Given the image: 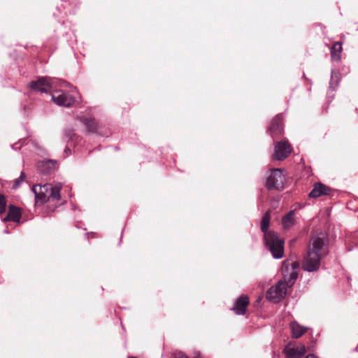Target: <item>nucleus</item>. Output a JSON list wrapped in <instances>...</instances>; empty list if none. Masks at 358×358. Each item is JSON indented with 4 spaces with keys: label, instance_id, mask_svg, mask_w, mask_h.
<instances>
[{
    "label": "nucleus",
    "instance_id": "nucleus-15",
    "mask_svg": "<svg viewBox=\"0 0 358 358\" xmlns=\"http://www.w3.org/2000/svg\"><path fill=\"white\" fill-rule=\"evenodd\" d=\"M22 216L21 210L19 208L10 206L7 216L3 218L4 222L12 220L15 222H20Z\"/></svg>",
    "mask_w": 358,
    "mask_h": 358
},
{
    "label": "nucleus",
    "instance_id": "nucleus-14",
    "mask_svg": "<svg viewBox=\"0 0 358 358\" xmlns=\"http://www.w3.org/2000/svg\"><path fill=\"white\" fill-rule=\"evenodd\" d=\"M284 352L287 358H301L306 352V348L304 345L286 348Z\"/></svg>",
    "mask_w": 358,
    "mask_h": 358
},
{
    "label": "nucleus",
    "instance_id": "nucleus-26",
    "mask_svg": "<svg viewBox=\"0 0 358 358\" xmlns=\"http://www.w3.org/2000/svg\"><path fill=\"white\" fill-rule=\"evenodd\" d=\"M64 152L66 155H71V150L66 147L64 150Z\"/></svg>",
    "mask_w": 358,
    "mask_h": 358
},
{
    "label": "nucleus",
    "instance_id": "nucleus-29",
    "mask_svg": "<svg viewBox=\"0 0 358 358\" xmlns=\"http://www.w3.org/2000/svg\"><path fill=\"white\" fill-rule=\"evenodd\" d=\"M129 358H134V357H129Z\"/></svg>",
    "mask_w": 358,
    "mask_h": 358
},
{
    "label": "nucleus",
    "instance_id": "nucleus-23",
    "mask_svg": "<svg viewBox=\"0 0 358 358\" xmlns=\"http://www.w3.org/2000/svg\"><path fill=\"white\" fill-rule=\"evenodd\" d=\"M64 135L71 141H73V138H78V136H76V134L74 133V130L72 128H66L64 129Z\"/></svg>",
    "mask_w": 358,
    "mask_h": 358
},
{
    "label": "nucleus",
    "instance_id": "nucleus-5",
    "mask_svg": "<svg viewBox=\"0 0 358 358\" xmlns=\"http://www.w3.org/2000/svg\"><path fill=\"white\" fill-rule=\"evenodd\" d=\"M324 257L318 253L307 250L302 262L303 269L308 272L317 271L320 268L321 259Z\"/></svg>",
    "mask_w": 358,
    "mask_h": 358
},
{
    "label": "nucleus",
    "instance_id": "nucleus-20",
    "mask_svg": "<svg viewBox=\"0 0 358 358\" xmlns=\"http://www.w3.org/2000/svg\"><path fill=\"white\" fill-rule=\"evenodd\" d=\"M294 211L290 210L288 213L283 216L282 224L285 229H290L294 224Z\"/></svg>",
    "mask_w": 358,
    "mask_h": 358
},
{
    "label": "nucleus",
    "instance_id": "nucleus-6",
    "mask_svg": "<svg viewBox=\"0 0 358 358\" xmlns=\"http://www.w3.org/2000/svg\"><path fill=\"white\" fill-rule=\"evenodd\" d=\"M285 177L281 169H273L266 180V187L268 189L281 190L284 188Z\"/></svg>",
    "mask_w": 358,
    "mask_h": 358
},
{
    "label": "nucleus",
    "instance_id": "nucleus-10",
    "mask_svg": "<svg viewBox=\"0 0 358 358\" xmlns=\"http://www.w3.org/2000/svg\"><path fill=\"white\" fill-rule=\"evenodd\" d=\"M284 131V123L282 114L277 115L271 121L268 131L273 141L281 136Z\"/></svg>",
    "mask_w": 358,
    "mask_h": 358
},
{
    "label": "nucleus",
    "instance_id": "nucleus-16",
    "mask_svg": "<svg viewBox=\"0 0 358 358\" xmlns=\"http://www.w3.org/2000/svg\"><path fill=\"white\" fill-rule=\"evenodd\" d=\"M57 164L55 160H43L39 164L38 168L43 174H48L56 168Z\"/></svg>",
    "mask_w": 358,
    "mask_h": 358
},
{
    "label": "nucleus",
    "instance_id": "nucleus-28",
    "mask_svg": "<svg viewBox=\"0 0 358 358\" xmlns=\"http://www.w3.org/2000/svg\"><path fill=\"white\" fill-rule=\"evenodd\" d=\"M3 232H4L5 234H8V233H9V231H8V229H4Z\"/></svg>",
    "mask_w": 358,
    "mask_h": 358
},
{
    "label": "nucleus",
    "instance_id": "nucleus-27",
    "mask_svg": "<svg viewBox=\"0 0 358 358\" xmlns=\"http://www.w3.org/2000/svg\"><path fill=\"white\" fill-rule=\"evenodd\" d=\"M305 358H318V357H315L313 354H309Z\"/></svg>",
    "mask_w": 358,
    "mask_h": 358
},
{
    "label": "nucleus",
    "instance_id": "nucleus-1",
    "mask_svg": "<svg viewBox=\"0 0 358 358\" xmlns=\"http://www.w3.org/2000/svg\"><path fill=\"white\" fill-rule=\"evenodd\" d=\"M270 212L267 211L261 221V230L264 233V240L267 249L274 259H281L284 255V240L278 234L268 231L270 224Z\"/></svg>",
    "mask_w": 358,
    "mask_h": 358
},
{
    "label": "nucleus",
    "instance_id": "nucleus-24",
    "mask_svg": "<svg viewBox=\"0 0 358 358\" xmlns=\"http://www.w3.org/2000/svg\"><path fill=\"white\" fill-rule=\"evenodd\" d=\"M6 205V199L5 197L0 194V208H5Z\"/></svg>",
    "mask_w": 358,
    "mask_h": 358
},
{
    "label": "nucleus",
    "instance_id": "nucleus-25",
    "mask_svg": "<svg viewBox=\"0 0 358 358\" xmlns=\"http://www.w3.org/2000/svg\"><path fill=\"white\" fill-rule=\"evenodd\" d=\"M174 355L175 358H188L187 356H186L182 352H176Z\"/></svg>",
    "mask_w": 358,
    "mask_h": 358
},
{
    "label": "nucleus",
    "instance_id": "nucleus-31",
    "mask_svg": "<svg viewBox=\"0 0 358 358\" xmlns=\"http://www.w3.org/2000/svg\"><path fill=\"white\" fill-rule=\"evenodd\" d=\"M136 358H137V357H136Z\"/></svg>",
    "mask_w": 358,
    "mask_h": 358
},
{
    "label": "nucleus",
    "instance_id": "nucleus-22",
    "mask_svg": "<svg viewBox=\"0 0 358 358\" xmlns=\"http://www.w3.org/2000/svg\"><path fill=\"white\" fill-rule=\"evenodd\" d=\"M24 178H25L24 173L21 172L20 176L14 180V182L13 185V189L18 188L20 186V185L22 184V182L24 181Z\"/></svg>",
    "mask_w": 358,
    "mask_h": 358
},
{
    "label": "nucleus",
    "instance_id": "nucleus-7",
    "mask_svg": "<svg viewBox=\"0 0 358 358\" xmlns=\"http://www.w3.org/2000/svg\"><path fill=\"white\" fill-rule=\"evenodd\" d=\"M53 82L54 80L52 78L41 77L36 80L31 81L28 87L35 92L48 93L52 91Z\"/></svg>",
    "mask_w": 358,
    "mask_h": 358
},
{
    "label": "nucleus",
    "instance_id": "nucleus-21",
    "mask_svg": "<svg viewBox=\"0 0 358 358\" xmlns=\"http://www.w3.org/2000/svg\"><path fill=\"white\" fill-rule=\"evenodd\" d=\"M289 266H291L292 271H296L299 268V264L296 262H289V260H285L282 262V271L284 273L285 270L287 272L289 270Z\"/></svg>",
    "mask_w": 358,
    "mask_h": 358
},
{
    "label": "nucleus",
    "instance_id": "nucleus-12",
    "mask_svg": "<svg viewBox=\"0 0 358 358\" xmlns=\"http://www.w3.org/2000/svg\"><path fill=\"white\" fill-rule=\"evenodd\" d=\"M78 119L85 126L88 132L98 133L99 124L95 119L91 116L81 115L78 116Z\"/></svg>",
    "mask_w": 358,
    "mask_h": 358
},
{
    "label": "nucleus",
    "instance_id": "nucleus-9",
    "mask_svg": "<svg viewBox=\"0 0 358 358\" xmlns=\"http://www.w3.org/2000/svg\"><path fill=\"white\" fill-rule=\"evenodd\" d=\"M291 152L292 148L290 144L286 139H284L275 145L273 157L277 160H283L289 155Z\"/></svg>",
    "mask_w": 358,
    "mask_h": 358
},
{
    "label": "nucleus",
    "instance_id": "nucleus-3",
    "mask_svg": "<svg viewBox=\"0 0 358 358\" xmlns=\"http://www.w3.org/2000/svg\"><path fill=\"white\" fill-rule=\"evenodd\" d=\"M62 189L61 183H56L55 185L46 183L43 185H36L31 188V191L35 196L36 203H45L50 200L59 201L60 200V190Z\"/></svg>",
    "mask_w": 358,
    "mask_h": 358
},
{
    "label": "nucleus",
    "instance_id": "nucleus-17",
    "mask_svg": "<svg viewBox=\"0 0 358 358\" xmlns=\"http://www.w3.org/2000/svg\"><path fill=\"white\" fill-rule=\"evenodd\" d=\"M290 328L292 330V336L294 338L301 337L307 330V328L300 325L296 322H292L290 323Z\"/></svg>",
    "mask_w": 358,
    "mask_h": 358
},
{
    "label": "nucleus",
    "instance_id": "nucleus-11",
    "mask_svg": "<svg viewBox=\"0 0 358 358\" xmlns=\"http://www.w3.org/2000/svg\"><path fill=\"white\" fill-rule=\"evenodd\" d=\"M249 304V298L247 295H241L235 301L232 310L239 315H245L247 307Z\"/></svg>",
    "mask_w": 358,
    "mask_h": 358
},
{
    "label": "nucleus",
    "instance_id": "nucleus-8",
    "mask_svg": "<svg viewBox=\"0 0 358 358\" xmlns=\"http://www.w3.org/2000/svg\"><path fill=\"white\" fill-rule=\"evenodd\" d=\"M52 101L58 106L70 107L72 106L76 99L69 92L62 90H56L52 93Z\"/></svg>",
    "mask_w": 358,
    "mask_h": 358
},
{
    "label": "nucleus",
    "instance_id": "nucleus-4",
    "mask_svg": "<svg viewBox=\"0 0 358 358\" xmlns=\"http://www.w3.org/2000/svg\"><path fill=\"white\" fill-rule=\"evenodd\" d=\"M329 239L327 232L316 231L311 234L308 250L327 257L329 250Z\"/></svg>",
    "mask_w": 358,
    "mask_h": 358
},
{
    "label": "nucleus",
    "instance_id": "nucleus-30",
    "mask_svg": "<svg viewBox=\"0 0 358 358\" xmlns=\"http://www.w3.org/2000/svg\"><path fill=\"white\" fill-rule=\"evenodd\" d=\"M196 358H198V357H196Z\"/></svg>",
    "mask_w": 358,
    "mask_h": 358
},
{
    "label": "nucleus",
    "instance_id": "nucleus-19",
    "mask_svg": "<svg viewBox=\"0 0 358 358\" xmlns=\"http://www.w3.org/2000/svg\"><path fill=\"white\" fill-rule=\"evenodd\" d=\"M342 43L336 42L331 48V57L333 61H339L341 59V53L342 52Z\"/></svg>",
    "mask_w": 358,
    "mask_h": 358
},
{
    "label": "nucleus",
    "instance_id": "nucleus-2",
    "mask_svg": "<svg viewBox=\"0 0 358 358\" xmlns=\"http://www.w3.org/2000/svg\"><path fill=\"white\" fill-rule=\"evenodd\" d=\"M284 275L285 280H280L278 282L271 287L266 293V299L273 301L278 302L283 299L287 294V288L292 287L298 278V272L296 271H292L287 277Z\"/></svg>",
    "mask_w": 358,
    "mask_h": 358
},
{
    "label": "nucleus",
    "instance_id": "nucleus-13",
    "mask_svg": "<svg viewBox=\"0 0 358 358\" xmlns=\"http://www.w3.org/2000/svg\"><path fill=\"white\" fill-rule=\"evenodd\" d=\"M329 192L330 188L329 187L318 182L314 185L308 196L311 198H317L322 195H328Z\"/></svg>",
    "mask_w": 358,
    "mask_h": 358
},
{
    "label": "nucleus",
    "instance_id": "nucleus-18",
    "mask_svg": "<svg viewBox=\"0 0 358 358\" xmlns=\"http://www.w3.org/2000/svg\"><path fill=\"white\" fill-rule=\"evenodd\" d=\"M338 72H336L335 70H331V80L329 82V90L328 92V96L331 99L334 98V95H331V91L334 92L336 90V87H337L340 81V79L338 77Z\"/></svg>",
    "mask_w": 358,
    "mask_h": 358
}]
</instances>
